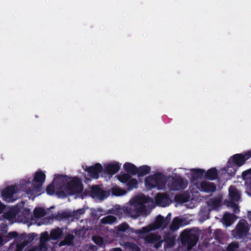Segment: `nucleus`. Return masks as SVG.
Wrapping results in <instances>:
<instances>
[{
    "mask_svg": "<svg viewBox=\"0 0 251 251\" xmlns=\"http://www.w3.org/2000/svg\"><path fill=\"white\" fill-rule=\"evenodd\" d=\"M3 239L2 236L0 235V246L2 245Z\"/></svg>",
    "mask_w": 251,
    "mask_h": 251,
    "instance_id": "59",
    "label": "nucleus"
},
{
    "mask_svg": "<svg viewBox=\"0 0 251 251\" xmlns=\"http://www.w3.org/2000/svg\"><path fill=\"white\" fill-rule=\"evenodd\" d=\"M4 217H5L6 218H10V214L9 213H5L4 214Z\"/></svg>",
    "mask_w": 251,
    "mask_h": 251,
    "instance_id": "58",
    "label": "nucleus"
},
{
    "mask_svg": "<svg viewBox=\"0 0 251 251\" xmlns=\"http://www.w3.org/2000/svg\"><path fill=\"white\" fill-rule=\"evenodd\" d=\"M229 179V178H226V180H227V179Z\"/></svg>",
    "mask_w": 251,
    "mask_h": 251,
    "instance_id": "61",
    "label": "nucleus"
},
{
    "mask_svg": "<svg viewBox=\"0 0 251 251\" xmlns=\"http://www.w3.org/2000/svg\"><path fill=\"white\" fill-rule=\"evenodd\" d=\"M221 204V200L219 199H214L209 202L208 205L214 207H217Z\"/></svg>",
    "mask_w": 251,
    "mask_h": 251,
    "instance_id": "41",
    "label": "nucleus"
},
{
    "mask_svg": "<svg viewBox=\"0 0 251 251\" xmlns=\"http://www.w3.org/2000/svg\"><path fill=\"white\" fill-rule=\"evenodd\" d=\"M164 176L161 173L147 176L145 179V185L149 190L156 188L158 190H163L165 187Z\"/></svg>",
    "mask_w": 251,
    "mask_h": 251,
    "instance_id": "1",
    "label": "nucleus"
},
{
    "mask_svg": "<svg viewBox=\"0 0 251 251\" xmlns=\"http://www.w3.org/2000/svg\"><path fill=\"white\" fill-rule=\"evenodd\" d=\"M123 168L128 174L135 175L137 174V167L134 164L126 162L124 164Z\"/></svg>",
    "mask_w": 251,
    "mask_h": 251,
    "instance_id": "22",
    "label": "nucleus"
},
{
    "mask_svg": "<svg viewBox=\"0 0 251 251\" xmlns=\"http://www.w3.org/2000/svg\"><path fill=\"white\" fill-rule=\"evenodd\" d=\"M228 191L230 200L229 201L237 202L240 200L241 199V195L235 187L230 186Z\"/></svg>",
    "mask_w": 251,
    "mask_h": 251,
    "instance_id": "20",
    "label": "nucleus"
},
{
    "mask_svg": "<svg viewBox=\"0 0 251 251\" xmlns=\"http://www.w3.org/2000/svg\"><path fill=\"white\" fill-rule=\"evenodd\" d=\"M47 213L43 207H36L33 211V214L36 218H42L46 216Z\"/></svg>",
    "mask_w": 251,
    "mask_h": 251,
    "instance_id": "30",
    "label": "nucleus"
},
{
    "mask_svg": "<svg viewBox=\"0 0 251 251\" xmlns=\"http://www.w3.org/2000/svg\"><path fill=\"white\" fill-rule=\"evenodd\" d=\"M134 202L137 203L139 206H145L144 204L150 201L151 198L144 195L139 196L133 199Z\"/></svg>",
    "mask_w": 251,
    "mask_h": 251,
    "instance_id": "23",
    "label": "nucleus"
},
{
    "mask_svg": "<svg viewBox=\"0 0 251 251\" xmlns=\"http://www.w3.org/2000/svg\"><path fill=\"white\" fill-rule=\"evenodd\" d=\"M118 178L119 180L123 183H127L131 176L128 174L124 173L118 175Z\"/></svg>",
    "mask_w": 251,
    "mask_h": 251,
    "instance_id": "33",
    "label": "nucleus"
},
{
    "mask_svg": "<svg viewBox=\"0 0 251 251\" xmlns=\"http://www.w3.org/2000/svg\"><path fill=\"white\" fill-rule=\"evenodd\" d=\"M49 239V235L47 232H45L41 234L40 239V242L46 243Z\"/></svg>",
    "mask_w": 251,
    "mask_h": 251,
    "instance_id": "46",
    "label": "nucleus"
},
{
    "mask_svg": "<svg viewBox=\"0 0 251 251\" xmlns=\"http://www.w3.org/2000/svg\"><path fill=\"white\" fill-rule=\"evenodd\" d=\"M74 238L75 237L73 234L69 233L65 236L64 240L60 241L59 243V246H71L73 243Z\"/></svg>",
    "mask_w": 251,
    "mask_h": 251,
    "instance_id": "25",
    "label": "nucleus"
},
{
    "mask_svg": "<svg viewBox=\"0 0 251 251\" xmlns=\"http://www.w3.org/2000/svg\"><path fill=\"white\" fill-rule=\"evenodd\" d=\"M126 246L132 251H141L140 248L134 243L129 242L126 244Z\"/></svg>",
    "mask_w": 251,
    "mask_h": 251,
    "instance_id": "42",
    "label": "nucleus"
},
{
    "mask_svg": "<svg viewBox=\"0 0 251 251\" xmlns=\"http://www.w3.org/2000/svg\"><path fill=\"white\" fill-rule=\"evenodd\" d=\"M168 225V221L165 220V218L161 215H158L154 222L148 226L143 227V233H149L156 229L166 228Z\"/></svg>",
    "mask_w": 251,
    "mask_h": 251,
    "instance_id": "7",
    "label": "nucleus"
},
{
    "mask_svg": "<svg viewBox=\"0 0 251 251\" xmlns=\"http://www.w3.org/2000/svg\"><path fill=\"white\" fill-rule=\"evenodd\" d=\"M63 235V230L61 228L57 227L52 229L50 233V237L52 240H57Z\"/></svg>",
    "mask_w": 251,
    "mask_h": 251,
    "instance_id": "28",
    "label": "nucleus"
},
{
    "mask_svg": "<svg viewBox=\"0 0 251 251\" xmlns=\"http://www.w3.org/2000/svg\"><path fill=\"white\" fill-rule=\"evenodd\" d=\"M38 251H42L43 250H46L47 249L46 243L40 242L39 244Z\"/></svg>",
    "mask_w": 251,
    "mask_h": 251,
    "instance_id": "50",
    "label": "nucleus"
},
{
    "mask_svg": "<svg viewBox=\"0 0 251 251\" xmlns=\"http://www.w3.org/2000/svg\"><path fill=\"white\" fill-rule=\"evenodd\" d=\"M164 240L166 241L167 244L171 247L174 245L175 237L171 236L169 233L165 235L164 237Z\"/></svg>",
    "mask_w": 251,
    "mask_h": 251,
    "instance_id": "36",
    "label": "nucleus"
},
{
    "mask_svg": "<svg viewBox=\"0 0 251 251\" xmlns=\"http://www.w3.org/2000/svg\"><path fill=\"white\" fill-rule=\"evenodd\" d=\"M103 171L102 165L97 163L94 165L87 167L86 171L87 172L88 175L94 179H98L99 177V174Z\"/></svg>",
    "mask_w": 251,
    "mask_h": 251,
    "instance_id": "11",
    "label": "nucleus"
},
{
    "mask_svg": "<svg viewBox=\"0 0 251 251\" xmlns=\"http://www.w3.org/2000/svg\"><path fill=\"white\" fill-rule=\"evenodd\" d=\"M42 185L43 184L38 183L32 184L29 179L23 180L20 183V190L25 192L29 198L33 197V200L35 197L41 194Z\"/></svg>",
    "mask_w": 251,
    "mask_h": 251,
    "instance_id": "2",
    "label": "nucleus"
},
{
    "mask_svg": "<svg viewBox=\"0 0 251 251\" xmlns=\"http://www.w3.org/2000/svg\"><path fill=\"white\" fill-rule=\"evenodd\" d=\"M46 192L48 195H53L55 192V187L54 184H49L46 188Z\"/></svg>",
    "mask_w": 251,
    "mask_h": 251,
    "instance_id": "44",
    "label": "nucleus"
},
{
    "mask_svg": "<svg viewBox=\"0 0 251 251\" xmlns=\"http://www.w3.org/2000/svg\"><path fill=\"white\" fill-rule=\"evenodd\" d=\"M146 211V206L138 205L134 202L133 199L130 201V204L124 209V212L133 218H136Z\"/></svg>",
    "mask_w": 251,
    "mask_h": 251,
    "instance_id": "6",
    "label": "nucleus"
},
{
    "mask_svg": "<svg viewBox=\"0 0 251 251\" xmlns=\"http://www.w3.org/2000/svg\"><path fill=\"white\" fill-rule=\"evenodd\" d=\"M234 215L229 213L225 214L223 219L227 225H230L232 222V218Z\"/></svg>",
    "mask_w": 251,
    "mask_h": 251,
    "instance_id": "37",
    "label": "nucleus"
},
{
    "mask_svg": "<svg viewBox=\"0 0 251 251\" xmlns=\"http://www.w3.org/2000/svg\"><path fill=\"white\" fill-rule=\"evenodd\" d=\"M117 230L120 232L126 231L128 234L134 233L135 234H141L143 233V227L139 229H134L133 228L129 227V225L126 223H123L119 225L117 227Z\"/></svg>",
    "mask_w": 251,
    "mask_h": 251,
    "instance_id": "14",
    "label": "nucleus"
},
{
    "mask_svg": "<svg viewBox=\"0 0 251 251\" xmlns=\"http://www.w3.org/2000/svg\"><path fill=\"white\" fill-rule=\"evenodd\" d=\"M245 185L246 187V193L250 196L251 197V176L249 177L247 180H246Z\"/></svg>",
    "mask_w": 251,
    "mask_h": 251,
    "instance_id": "35",
    "label": "nucleus"
},
{
    "mask_svg": "<svg viewBox=\"0 0 251 251\" xmlns=\"http://www.w3.org/2000/svg\"><path fill=\"white\" fill-rule=\"evenodd\" d=\"M146 233H142L137 234L138 235L139 238L143 239L147 244H153L157 241L161 239V237L160 235L154 233H149L146 235H144Z\"/></svg>",
    "mask_w": 251,
    "mask_h": 251,
    "instance_id": "12",
    "label": "nucleus"
},
{
    "mask_svg": "<svg viewBox=\"0 0 251 251\" xmlns=\"http://www.w3.org/2000/svg\"><path fill=\"white\" fill-rule=\"evenodd\" d=\"M251 157V150L242 153H236L231 156L227 163L230 166L240 167L245 164L246 162Z\"/></svg>",
    "mask_w": 251,
    "mask_h": 251,
    "instance_id": "4",
    "label": "nucleus"
},
{
    "mask_svg": "<svg viewBox=\"0 0 251 251\" xmlns=\"http://www.w3.org/2000/svg\"><path fill=\"white\" fill-rule=\"evenodd\" d=\"M151 167L147 165H143L137 167V174L138 177L144 176L150 173Z\"/></svg>",
    "mask_w": 251,
    "mask_h": 251,
    "instance_id": "24",
    "label": "nucleus"
},
{
    "mask_svg": "<svg viewBox=\"0 0 251 251\" xmlns=\"http://www.w3.org/2000/svg\"><path fill=\"white\" fill-rule=\"evenodd\" d=\"M70 217V215L67 212H62V213H58L56 215V218L58 220L66 219Z\"/></svg>",
    "mask_w": 251,
    "mask_h": 251,
    "instance_id": "43",
    "label": "nucleus"
},
{
    "mask_svg": "<svg viewBox=\"0 0 251 251\" xmlns=\"http://www.w3.org/2000/svg\"><path fill=\"white\" fill-rule=\"evenodd\" d=\"M182 223V220L177 217H175L172 222L171 223L170 226V229L172 231H176L180 227V225Z\"/></svg>",
    "mask_w": 251,
    "mask_h": 251,
    "instance_id": "26",
    "label": "nucleus"
},
{
    "mask_svg": "<svg viewBox=\"0 0 251 251\" xmlns=\"http://www.w3.org/2000/svg\"><path fill=\"white\" fill-rule=\"evenodd\" d=\"M201 191L206 193H213L216 190V186L213 182L202 181L200 183Z\"/></svg>",
    "mask_w": 251,
    "mask_h": 251,
    "instance_id": "17",
    "label": "nucleus"
},
{
    "mask_svg": "<svg viewBox=\"0 0 251 251\" xmlns=\"http://www.w3.org/2000/svg\"><path fill=\"white\" fill-rule=\"evenodd\" d=\"M18 236V233L16 231L10 232L7 234V237L9 239H12Z\"/></svg>",
    "mask_w": 251,
    "mask_h": 251,
    "instance_id": "49",
    "label": "nucleus"
},
{
    "mask_svg": "<svg viewBox=\"0 0 251 251\" xmlns=\"http://www.w3.org/2000/svg\"><path fill=\"white\" fill-rule=\"evenodd\" d=\"M19 190L18 187L16 185L6 187L1 192L3 200L7 202L15 201L17 199L15 198L14 195L18 193Z\"/></svg>",
    "mask_w": 251,
    "mask_h": 251,
    "instance_id": "8",
    "label": "nucleus"
},
{
    "mask_svg": "<svg viewBox=\"0 0 251 251\" xmlns=\"http://www.w3.org/2000/svg\"><path fill=\"white\" fill-rule=\"evenodd\" d=\"M83 189V186L80 179L77 176L73 177L66 184L64 190L67 195L72 196L81 194Z\"/></svg>",
    "mask_w": 251,
    "mask_h": 251,
    "instance_id": "3",
    "label": "nucleus"
},
{
    "mask_svg": "<svg viewBox=\"0 0 251 251\" xmlns=\"http://www.w3.org/2000/svg\"><path fill=\"white\" fill-rule=\"evenodd\" d=\"M24 248V245L22 244H17L16 246L15 251H23Z\"/></svg>",
    "mask_w": 251,
    "mask_h": 251,
    "instance_id": "51",
    "label": "nucleus"
},
{
    "mask_svg": "<svg viewBox=\"0 0 251 251\" xmlns=\"http://www.w3.org/2000/svg\"><path fill=\"white\" fill-rule=\"evenodd\" d=\"M28 237V241L29 242L32 241L34 240V238L35 237L34 234L32 233V234H29Z\"/></svg>",
    "mask_w": 251,
    "mask_h": 251,
    "instance_id": "54",
    "label": "nucleus"
},
{
    "mask_svg": "<svg viewBox=\"0 0 251 251\" xmlns=\"http://www.w3.org/2000/svg\"><path fill=\"white\" fill-rule=\"evenodd\" d=\"M117 221V218L113 215H108L101 220V223L103 224H111Z\"/></svg>",
    "mask_w": 251,
    "mask_h": 251,
    "instance_id": "31",
    "label": "nucleus"
},
{
    "mask_svg": "<svg viewBox=\"0 0 251 251\" xmlns=\"http://www.w3.org/2000/svg\"><path fill=\"white\" fill-rule=\"evenodd\" d=\"M236 201H229L228 202V206L231 207L233 209V211L236 214H238L239 211V207Z\"/></svg>",
    "mask_w": 251,
    "mask_h": 251,
    "instance_id": "39",
    "label": "nucleus"
},
{
    "mask_svg": "<svg viewBox=\"0 0 251 251\" xmlns=\"http://www.w3.org/2000/svg\"><path fill=\"white\" fill-rule=\"evenodd\" d=\"M4 208V205L0 202V214L2 213Z\"/></svg>",
    "mask_w": 251,
    "mask_h": 251,
    "instance_id": "56",
    "label": "nucleus"
},
{
    "mask_svg": "<svg viewBox=\"0 0 251 251\" xmlns=\"http://www.w3.org/2000/svg\"><path fill=\"white\" fill-rule=\"evenodd\" d=\"M113 195L119 196L124 194V191L119 187H114L111 189Z\"/></svg>",
    "mask_w": 251,
    "mask_h": 251,
    "instance_id": "40",
    "label": "nucleus"
},
{
    "mask_svg": "<svg viewBox=\"0 0 251 251\" xmlns=\"http://www.w3.org/2000/svg\"><path fill=\"white\" fill-rule=\"evenodd\" d=\"M235 166H230L228 163L227 168L226 170H224V175L229 174L231 176H234L237 170V168H235Z\"/></svg>",
    "mask_w": 251,
    "mask_h": 251,
    "instance_id": "32",
    "label": "nucleus"
},
{
    "mask_svg": "<svg viewBox=\"0 0 251 251\" xmlns=\"http://www.w3.org/2000/svg\"><path fill=\"white\" fill-rule=\"evenodd\" d=\"M170 197L166 193H159L155 197L156 202L162 206H166L170 202Z\"/></svg>",
    "mask_w": 251,
    "mask_h": 251,
    "instance_id": "15",
    "label": "nucleus"
},
{
    "mask_svg": "<svg viewBox=\"0 0 251 251\" xmlns=\"http://www.w3.org/2000/svg\"><path fill=\"white\" fill-rule=\"evenodd\" d=\"M91 194L94 197H97L101 200L106 197V192L98 185L92 187Z\"/></svg>",
    "mask_w": 251,
    "mask_h": 251,
    "instance_id": "18",
    "label": "nucleus"
},
{
    "mask_svg": "<svg viewBox=\"0 0 251 251\" xmlns=\"http://www.w3.org/2000/svg\"><path fill=\"white\" fill-rule=\"evenodd\" d=\"M120 168V166L119 163L115 162V163H111L107 164L106 166H105L104 172V173L109 175H113L117 173L118 172Z\"/></svg>",
    "mask_w": 251,
    "mask_h": 251,
    "instance_id": "16",
    "label": "nucleus"
},
{
    "mask_svg": "<svg viewBox=\"0 0 251 251\" xmlns=\"http://www.w3.org/2000/svg\"><path fill=\"white\" fill-rule=\"evenodd\" d=\"M89 249L91 251H97L98 250V248L97 246H96L95 245H94L92 244H90L89 246Z\"/></svg>",
    "mask_w": 251,
    "mask_h": 251,
    "instance_id": "53",
    "label": "nucleus"
},
{
    "mask_svg": "<svg viewBox=\"0 0 251 251\" xmlns=\"http://www.w3.org/2000/svg\"><path fill=\"white\" fill-rule=\"evenodd\" d=\"M114 251H123L121 248H115L114 249Z\"/></svg>",
    "mask_w": 251,
    "mask_h": 251,
    "instance_id": "60",
    "label": "nucleus"
},
{
    "mask_svg": "<svg viewBox=\"0 0 251 251\" xmlns=\"http://www.w3.org/2000/svg\"><path fill=\"white\" fill-rule=\"evenodd\" d=\"M46 179V175L42 171H38L34 176L33 181L36 183L43 184Z\"/></svg>",
    "mask_w": 251,
    "mask_h": 251,
    "instance_id": "21",
    "label": "nucleus"
},
{
    "mask_svg": "<svg viewBox=\"0 0 251 251\" xmlns=\"http://www.w3.org/2000/svg\"><path fill=\"white\" fill-rule=\"evenodd\" d=\"M93 241L98 245H101L103 243V239L101 237L98 236H93L92 238Z\"/></svg>",
    "mask_w": 251,
    "mask_h": 251,
    "instance_id": "48",
    "label": "nucleus"
},
{
    "mask_svg": "<svg viewBox=\"0 0 251 251\" xmlns=\"http://www.w3.org/2000/svg\"><path fill=\"white\" fill-rule=\"evenodd\" d=\"M25 251H38V248L37 247H33Z\"/></svg>",
    "mask_w": 251,
    "mask_h": 251,
    "instance_id": "57",
    "label": "nucleus"
},
{
    "mask_svg": "<svg viewBox=\"0 0 251 251\" xmlns=\"http://www.w3.org/2000/svg\"><path fill=\"white\" fill-rule=\"evenodd\" d=\"M126 185L128 190H132L133 188H136L138 187V183L136 179L133 178L131 177Z\"/></svg>",
    "mask_w": 251,
    "mask_h": 251,
    "instance_id": "34",
    "label": "nucleus"
},
{
    "mask_svg": "<svg viewBox=\"0 0 251 251\" xmlns=\"http://www.w3.org/2000/svg\"><path fill=\"white\" fill-rule=\"evenodd\" d=\"M249 230L247 222L244 220H240L236 225V235L239 239L243 238L247 236Z\"/></svg>",
    "mask_w": 251,
    "mask_h": 251,
    "instance_id": "10",
    "label": "nucleus"
},
{
    "mask_svg": "<svg viewBox=\"0 0 251 251\" xmlns=\"http://www.w3.org/2000/svg\"><path fill=\"white\" fill-rule=\"evenodd\" d=\"M70 178L66 175H55L53 182L59 188L61 189L65 186L66 187V184L69 182Z\"/></svg>",
    "mask_w": 251,
    "mask_h": 251,
    "instance_id": "13",
    "label": "nucleus"
},
{
    "mask_svg": "<svg viewBox=\"0 0 251 251\" xmlns=\"http://www.w3.org/2000/svg\"><path fill=\"white\" fill-rule=\"evenodd\" d=\"M204 178L209 180H214L216 179H220L221 177L218 176L217 170L215 168H212L208 169L206 172L205 171Z\"/></svg>",
    "mask_w": 251,
    "mask_h": 251,
    "instance_id": "19",
    "label": "nucleus"
},
{
    "mask_svg": "<svg viewBox=\"0 0 251 251\" xmlns=\"http://www.w3.org/2000/svg\"><path fill=\"white\" fill-rule=\"evenodd\" d=\"M239 248V244L237 242H232L228 244L226 248V251H236Z\"/></svg>",
    "mask_w": 251,
    "mask_h": 251,
    "instance_id": "38",
    "label": "nucleus"
},
{
    "mask_svg": "<svg viewBox=\"0 0 251 251\" xmlns=\"http://www.w3.org/2000/svg\"><path fill=\"white\" fill-rule=\"evenodd\" d=\"M171 218V213H169L168 214L166 217L165 218V220L168 221V224H169Z\"/></svg>",
    "mask_w": 251,
    "mask_h": 251,
    "instance_id": "55",
    "label": "nucleus"
},
{
    "mask_svg": "<svg viewBox=\"0 0 251 251\" xmlns=\"http://www.w3.org/2000/svg\"><path fill=\"white\" fill-rule=\"evenodd\" d=\"M85 210L84 208L77 209L73 212V216L77 218L80 217V215L84 214Z\"/></svg>",
    "mask_w": 251,
    "mask_h": 251,
    "instance_id": "47",
    "label": "nucleus"
},
{
    "mask_svg": "<svg viewBox=\"0 0 251 251\" xmlns=\"http://www.w3.org/2000/svg\"><path fill=\"white\" fill-rule=\"evenodd\" d=\"M153 244H154V248L156 249H158L161 247L162 244V241H161V239H160V240L157 241L156 242L154 243Z\"/></svg>",
    "mask_w": 251,
    "mask_h": 251,
    "instance_id": "52",
    "label": "nucleus"
},
{
    "mask_svg": "<svg viewBox=\"0 0 251 251\" xmlns=\"http://www.w3.org/2000/svg\"><path fill=\"white\" fill-rule=\"evenodd\" d=\"M170 189L174 191H179L185 189L187 183L180 176L172 177V181L168 183Z\"/></svg>",
    "mask_w": 251,
    "mask_h": 251,
    "instance_id": "9",
    "label": "nucleus"
},
{
    "mask_svg": "<svg viewBox=\"0 0 251 251\" xmlns=\"http://www.w3.org/2000/svg\"><path fill=\"white\" fill-rule=\"evenodd\" d=\"M174 200L177 203H183L189 201V197L186 194H181L175 196Z\"/></svg>",
    "mask_w": 251,
    "mask_h": 251,
    "instance_id": "29",
    "label": "nucleus"
},
{
    "mask_svg": "<svg viewBox=\"0 0 251 251\" xmlns=\"http://www.w3.org/2000/svg\"><path fill=\"white\" fill-rule=\"evenodd\" d=\"M180 238L182 244L187 246L189 250L196 245L199 240L198 235L193 234L189 229L184 230L180 235Z\"/></svg>",
    "mask_w": 251,
    "mask_h": 251,
    "instance_id": "5",
    "label": "nucleus"
},
{
    "mask_svg": "<svg viewBox=\"0 0 251 251\" xmlns=\"http://www.w3.org/2000/svg\"><path fill=\"white\" fill-rule=\"evenodd\" d=\"M193 173V178L194 179H201L204 177L205 170L202 169H193L192 170Z\"/></svg>",
    "mask_w": 251,
    "mask_h": 251,
    "instance_id": "27",
    "label": "nucleus"
},
{
    "mask_svg": "<svg viewBox=\"0 0 251 251\" xmlns=\"http://www.w3.org/2000/svg\"><path fill=\"white\" fill-rule=\"evenodd\" d=\"M251 176V168L248 169L242 173V178L244 180H247Z\"/></svg>",
    "mask_w": 251,
    "mask_h": 251,
    "instance_id": "45",
    "label": "nucleus"
}]
</instances>
